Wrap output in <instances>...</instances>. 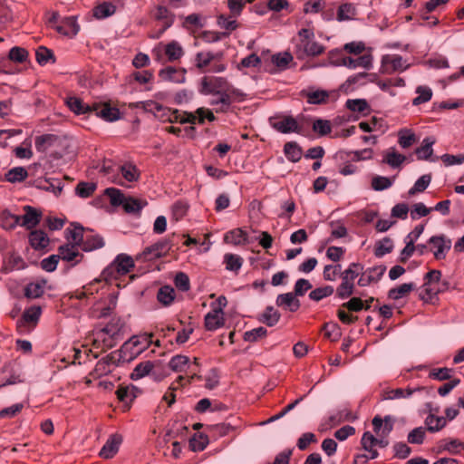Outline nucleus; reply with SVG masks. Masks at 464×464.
<instances>
[{
  "label": "nucleus",
  "instance_id": "f257e3e1",
  "mask_svg": "<svg viewBox=\"0 0 464 464\" xmlns=\"http://www.w3.org/2000/svg\"><path fill=\"white\" fill-rule=\"evenodd\" d=\"M294 54L298 60L316 57L324 53L325 47L316 41L314 32L312 29L302 28L297 36L293 39Z\"/></svg>",
  "mask_w": 464,
  "mask_h": 464
},
{
  "label": "nucleus",
  "instance_id": "f03ea898",
  "mask_svg": "<svg viewBox=\"0 0 464 464\" xmlns=\"http://www.w3.org/2000/svg\"><path fill=\"white\" fill-rule=\"evenodd\" d=\"M222 58V52L213 53L210 51H201L195 54L194 65L202 72H207V67L208 66H210V68L208 71L210 72H223L227 69V64L221 62Z\"/></svg>",
  "mask_w": 464,
  "mask_h": 464
},
{
  "label": "nucleus",
  "instance_id": "7ed1b4c3",
  "mask_svg": "<svg viewBox=\"0 0 464 464\" xmlns=\"http://www.w3.org/2000/svg\"><path fill=\"white\" fill-rule=\"evenodd\" d=\"M35 149L39 152H50V155L58 160L65 153L64 140L55 134H44L34 140Z\"/></svg>",
  "mask_w": 464,
  "mask_h": 464
},
{
  "label": "nucleus",
  "instance_id": "20e7f679",
  "mask_svg": "<svg viewBox=\"0 0 464 464\" xmlns=\"http://www.w3.org/2000/svg\"><path fill=\"white\" fill-rule=\"evenodd\" d=\"M329 60L334 65H343L349 69L363 68L369 70L372 66V56L371 54H362L357 58H353L343 55L337 49L329 52Z\"/></svg>",
  "mask_w": 464,
  "mask_h": 464
},
{
  "label": "nucleus",
  "instance_id": "39448f33",
  "mask_svg": "<svg viewBox=\"0 0 464 464\" xmlns=\"http://www.w3.org/2000/svg\"><path fill=\"white\" fill-rule=\"evenodd\" d=\"M363 266L360 263H351L347 269L341 273L342 283L336 289V295L341 299H345L353 294L354 279L362 271Z\"/></svg>",
  "mask_w": 464,
  "mask_h": 464
},
{
  "label": "nucleus",
  "instance_id": "423d86ee",
  "mask_svg": "<svg viewBox=\"0 0 464 464\" xmlns=\"http://www.w3.org/2000/svg\"><path fill=\"white\" fill-rule=\"evenodd\" d=\"M144 108L152 112L166 111L167 118H163V121H169L171 123L179 122L181 124L193 122L195 118L192 116V112L179 111V110H171L166 108L160 103L153 101H148L143 102Z\"/></svg>",
  "mask_w": 464,
  "mask_h": 464
},
{
  "label": "nucleus",
  "instance_id": "0eeeda50",
  "mask_svg": "<svg viewBox=\"0 0 464 464\" xmlns=\"http://www.w3.org/2000/svg\"><path fill=\"white\" fill-rule=\"evenodd\" d=\"M134 267L133 258L127 254H119L103 271L105 280L117 278L118 276L128 274Z\"/></svg>",
  "mask_w": 464,
  "mask_h": 464
},
{
  "label": "nucleus",
  "instance_id": "6e6552de",
  "mask_svg": "<svg viewBox=\"0 0 464 464\" xmlns=\"http://www.w3.org/2000/svg\"><path fill=\"white\" fill-rule=\"evenodd\" d=\"M235 89L224 77L203 76L198 86V92L203 95L216 94Z\"/></svg>",
  "mask_w": 464,
  "mask_h": 464
},
{
  "label": "nucleus",
  "instance_id": "1a4fd4ad",
  "mask_svg": "<svg viewBox=\"0 0 464 464\" xmlns=\"http://www.w3.org/2000/svg\"><path fill=\"white\" fill-rule=\"evenodd\" d=\"M152 337L151 334L132 336L122 346L121 351L125 355L124 358L130 360V358L141 353L152 343Z\"/></svg>",
  "mask_w": 464,
  "mask_h": 464
},
{
  "label": "nucleus",
  "instance_id": "9d476101",
  "mask_svg": "<svg viewBox=\"0 0 464 464\" xmlns=\"http://www.w3.org/2000/svg\"><path fill=\"white\" fill-rule=\"evenodd\" d=\"M153 53L157 56L156 60L161 63H173L184 55V50L179 42L173 40L166 44L160 45L153 51Z\"/></svg>",
  "mask_w": 464,
  "mask_h": 464
},
{
  "label": "nucleus",
  "instance_id": "9b49d317",
  "mask_svg": "<svg viewBox=\"0 0 464 464\" xmlns=\"http://www.w3.org/2000/svg\"><path fill=\"white\" fill-rule=\"evenodd\" d=\"M170 248V241L167 238L161 239L155 244L145 247L141 253L136 256V260L141 262L155 260L164 256Z\"/></svg>",
  "mask_w": 464,
  "mask_h": 464
},
{
  "label": "nucleus",
  "instance_id": "f8f14e48",
  "mask_svg": "<svg viewBox=\"0 0 464 464\" xmlns=\"http://www.w3.org/2000/svg\"><path fill=\"white\" fill-rule=\"evenodd\" d=\"M169 367L176 372H185L190 374V379L199 378L196 372L198 367V358H194L193 362L190 361L189 357L186 355H175L169 362Z\"/></svg>",
  "mask_w": 464,
  "mask_h": 464
},
{
  "label": "nucleus",
  "instance_id": "ddd939ff",
  "mask_svg": "<svg viewBox=\"0 0 464 464\" xmlns=\"http://www.w3.org/2000/svg\"><path fill=\"white\" fill-rule=\"evenodd\" d=\"M216 98L210 100L209 104L215 107L217 113L227 112L229 111L231 104L243 95L238 89H232L227 92H218L215 94Z\"/></svg>",
  "mask_w": 464,
  "mask_h": 464
},
{
  "label": "nucleus",
  "instance_id": "4468645a",
  "mask_svg": "<svg viewBox=\"0 0 464 464\" xmlns=\"http://www.w3.org/2000/svg\"><path fill=\"white\" fill-rule=\"evenodd\" d=\"M409 64L400 54H385L382 57L381 71L383 73H393L405 71Z\"/></svg>",
  "mask_w": 464,
  "mask_h": 464
},
{
  "label": "nucleus",
  "instance_id": "2eb2a0df",
  "mask_svg": "<svg viewBox=\"0 0 464 464\" xmlns=\"http://www.w3.org/2000/svg\"><path fill=\"white\" fill-rule=\"evenodd\" d=\"M428 243L430 245V251L433 252L437 260L444 259L451 248V240L445 235L432 236Z\"/></svg>",
  "mask_w": 464,
  "mask_h": 464
},
{
  "label": "nucleus",
  "instance_id": "dca6fc26",
  "mask_svg": "<svg viewBox=\"0 0 464 464\" xmlns=\"http://www.w3.org/2000/svg\"><path fill=\"white\" fill-rule=\"evenodd\" d=\"M272 127L280 133L302 134V127L293 116H283L271 121Z\"/></svg>",
  "mask_w": 464,
  "mask_h": 464
},
{
  "label": "nucleus",
  "instance_id": "f3484780",
  "mask_svg": "<svg viewBox=\"0 0 464 464\" xmlns=\"http://www.w3.org/2000/svg\"><path fill=\"white\" fill-rule=\"evenodd\" d=\"M23 210L24 214L19 216L20 227H25L28 230L36 227L41 222L43 217L42 211L30 205L24 206Z\"/></svg>",
  "mask_w": 464,
  "mask_h": 464
},
{
  "label": "nucleus",
  "instance_id": "a211bd4d",
  "mask_svg": "<svg viewBox=\"0 0 464 464\" xmlns=\"http://www.w3.org/2000/svg\"><path fill=\"white\" fill-rule=\"evenodd\" d=\"M53 29L60 34L73 37L78 34L80 26L74 16H68L62 19L59 24L53 26Z\"/></svg>",
  "mask_w": 464,
  "mask_h": 464
},
{
  "label": "nucleus",
  "instance_id": "6ab92c4d",
  "mask_svg": "<svg viewBox=\"0 0 464 464\" xmlns=\"http://www.w3.org/2000/svg\"><path fill=\"white\" fill-rule=\"evenodd\" d=\"M122 442L121 435L111 434L100 450L99 455L103 459H111L118 452Z\"/></svg>",
  "mask_w": 464,
  "mask_h": 464
},
{
  "label": "nucleus",
  "instance_id": "aec40b11",
  "mask_svg": "<svg viewBox=\"0 0 464 464\" xmlns=\"http://www.w3.org/2000/svg\"><path fill=\"white\" fill-rule=\"evenodd\" d=\"M80 246L72 244H64L58 247V256L60 259L66 262H73L78 264L82 258V255L79 251Z\"/></svg>",
  "mask_w": 464,
  "mask_h": 464
},
{
  "label": "nucleus",
  "instance_id": "412c9836",
  "mask_svg": "<svg viewBox=\"0 0 464 464\" xmlns=\"http://www.w3.org/2000/svg\"><path fill=\"white\" fill-rule=\"evenodd\" d=\"M92 112L106 121H114L121 118L120 110L118 108L111 107L107 103H93Z\"/></svg>",
  "mask_w": 464,
  "mask_h": 464
},
{
  "label": "nucleus",
  "instance_id": "4be33fe9",
  "mask_svg": "<svg viewBox=\"0 0 464 464\" xmlns=\"http://www.w3.org/2000/svg\"><path fill=\"white\" fill-rule=\"evenodd\" d=\"M205 327L208 331H216L225 323L222 308H214L205 315Z\"/></svg>",
  "mask_w": 464,
  "mask_h": 464
},
{
  "label": "nucleus",
  "instance_id": "5701e85b",
  "mask_svg": "<svg viewBox=\"0 0 464 464\" xmlns=\"http://www.w3.org/2000/svg\"><path fill=\"white\" fill-rule=\"evenodd\" d=\"M72 228L67 227L64 231V237L68 240L67 244L82 246L84 244L85 228L78 223L72 224Z\"/></svg>",
  "mask_w": 464,
  "mask_h": 464
},
{
  "label": "nucleus",
  "instance_id": "b1692460",
  "mask_svg": "<svg viewBox=\"0 0 464 464\" xmlns=\"http://www.w3.org/2000/svg\"><path fill=\"white\" fill-rule=\"evenodd\" d=\"M186 72L187 71L185 69L167 66L160 70L159 76L163 81L182 83L186 80Z\"/></svg>",
  "mask_w": 464,
  "mask_h": 464
},
{
  "label": "nucleus",
  "instance_id": "393cba45",
  "mask_svg": "<svg viewBox=\"0 0 464 464\" xmlns=\"http://www.w3.org/2000/svg\"><path fill=\"white\" fill-rule=\"evenodd\" d=\"M436 140L432 137H426L420 147L415 150V154L419 160H429V161H436L438 157H432L433 149L432 146L435 144Z\"/></svg>",
  "mask_w": 464,
  "mask_h": 464
},
{
  "label": "nucleus",
  "instance_id": "a878e982",
  "mask_svg": "<svg viewBox=\"0 0 464 464\" xmlns=\"http://www.w3.org/2000/svg\"><path fill=\"white\" fill-rule=\"evenodd\" d=\"M28 240L34 250H43L48 246L50 239L46 233L41 229H34L29 233Z\"/></svg>",
  "mask_w": 464,
  "mask_h": 464
},
{
  "label": "nucleus",
  "instance_id": "bb28decb",
  "mask_svg": "<svg viewBox=\"0 0 464 464\" xmlns=\"http://www.w3.org/2000/svg\"><path fill=\"white\" fill-rule=\"evenodd\" d=\"M104 246L102 237L93 233L92 229H86L84 233V244L82 249L85 252L99 249Z\"/></svg>",
  "mask_w": 464,
  "mask_h": 464
},
{
  "label": "nucleus",
  "instance_id": "cd10ccee",
  "mask_svg": "<svg viewBox=\"0 0 464 464\" xmlns=\"http://www.w3.org/2000/svg\"><path fill=\"white\" fill-rule=\"evenodd\" d=\"M276 303V305L285 307L290 312H295L300 307V301L295 297V293L292 292L278 295Z\"/></svg>",
  "mask_w": 464,
  "mask_h": 464
},
{
  "label": "nucleus",
  "instance_id": "c85d7f7f",
  "mask_svg": "<svg viewBox=\"0 0 464 464\" xmlns=\"http://www.w3.org/2000/svg\"><path fill=\"white\" fill-rule=\"evenodd\" d=\"M42 314V309L40 306L34 305L27 309H25L22 314L21 319L17 321L18 327L24 326L27 324H35Z\"/></svg>",
  "mask_w": 464,
  "mask_h": 464
},
{
  "label": "nucleus",
  "instance_id": "c756f323",
  "mask_svg": "<svg viewBox=\"0 0 464 464\" xmlns=\"http://www.w3.org/2000/svg\"><path fill=\"white\" fill-rule=\"evenodd\" d=\"M66 103H67V106L69 107V109L77 115L90 113V112H92V110H93V104L92 105L85 104L82 101V99H80L78 97L68 98Z\"/></svg>",
  "mask_w": 464,
  "mask_h": 464
},
{
  "label": "nucleus",
  "instance_id": "7c9ffc66",
  "mask_svg": "<svg viewBox=\"0 0 464 464\" xmlns=\"http://www.w3.org/2000/svg\"><path fill=\"white\" fill-rule=\"evenodd\" d=\"M284 154L291 162H298L303 155V150L295 141H288L284 145Z\"/></svg>",
  "mask_w": 464,
  "mask_h": 464
},
{
  "label": "nucleus",
  "instance_id": "2f4dec72",
  "mask_svg": "<svg viewBox=\"0 0 464 464\" xmlns=\"http://www.w3.org/2000/svg\"><path fill=\"white\" fill-rule=\"evenodd\" d=\"M20 226L19 215H14L9 210H4L0 214V227L5 230H13Z\"/></svg>",
  "mask_w": 464,
  "mask_h": 464
},
{
  "label": "nucleus",
  "instance_id": "473e14b6",
  "mask_svg": "<svg viewBox=\"0 0 464 464\" xmlns=\"http://www.w3.org/2000/svg\"><path fill=\"white\" fill-rule=\"evenodd\" d=\"M117 334L118 329L108 324L97 333V338L95 339V342H97L99 339H102L104 343V347L110 348L114 345L113 339Z\"/></svg>",
  "mask_w": 464,
  "mask_h": 464
},
{
  "label": "nucleus",
  "instance_id": "72a5a7b5",
  "mask_svg": "<svg viewBox=\"0 0 464 464\" xmlns=\"http://www.w3.org/2000/svg\"><path fill=\"white\" fill-rule=\"evenodd\" d=\"M116 12V6L112 3L110 2H102V4L97 5L92 9V14L97 19H105L113 15Z\"/></svg>",
  "mask_w": 464,
  "mask_h": 464
},
{
  "label": "nucleus",
  "instance_id": "f704fd0d",
  "mask_svg": "<svg viewBox=\"0 0 464 464\" xmlns=\"http://www.w3.org/2000/svg\"><path fill=\"white\" fill-rule=\"evenodd\" d=\"M415 288L414 283H404L388 291V297L392 300H399L410 295Z\"/></svg>",
  "mask_w": 464,
  "mask_h": 464
},
{
  "label": "nucleus",
  "instance_id": "c9c22d12",
  "mask_svg": "<svg viewBox=\"0 0 464 464\" xmlns=\"http://www.w3.org/2000/svg\"><path fill=\"white\" fill-rule=\"evenodd\" d=\"M356 7L351 3H343L339 5L336 19L339 22L349 21L356 16Z\"/></svg>",
  "mask_w": 464,
  "mask_h": 464
},
{
  "label": "nucleus",
  "instance_id": "e433bc0d",
  "mask_svg": "<svg viewBox=\"0 0 464 464\" xmlns=\"http://www.w3.org/2000/svg\"><path fill=\"white\" fill-rule=\"evenodd\" d=\"M420 389H418L419 391ZM417 389L411 388H397L384 391L383 399L384 400H398V399H406L410 398Z\"/></svg>",
  "mask_w": 464,
  "mask_h": 464
},
{
  "label": "nucleus",
  "instance_id": "4c0bfd02",
  "mask_svg": "<svg viewBox=\"0 0 464 464\" xmlns=\"http://www.w3.org/2000/svg\"><path fill=\"white\" fill-rule=\"evenodd\" d=\"M280 317V313L274 306H267L260 314L259 321L272 327L278 323Z\"/></svg>",
  "mask_w": 464,
  "mask_h": 464
},
{
  "label": "nucleus",
  "instance_id": "58836bf2",
  "mask_svg": "<svg viewBox=\"0 0 464 464\" xmlns=\"http://www.w3.org/2000/svg\"><path fill=\"white\" fill-rule=\"evenodd\" d=\"M45 281L32 282L24 287V295L29 299L42 296L44 293Z\"/></svg>",
  "mask_w": 464,
  "mask_h": 464
},
{
  "label": "nucleus",
  "instance_id": "ea45409f",
  "mask_svg": "<svg viewBox=\"0 0 464 464\" xmlns=\"http://www.w3.org/2000/svg\"><path fill=\"white\" fill-rule=\"evenodd\" d=\"M303 95L306 97L309 104H323L329 98V93L324 90H316L311 92L303 91Z\"/></svg>",
  "mask_w": 464,
  "mask_h": 464
},
{
  "label": "nucleus",
  "instance_id": "a19ab883",
  "mask_svg": "<svg viewBox=\"0 0 464 464\" xmlns=\"http://www.w3.org/2000/svg\"><path fill=\"white\" fill-rule=\"evenodd\" d=\"M185 381V376L179 375L169 387L168 392L163 396V401L168 403V406L170 407L176 401L175 391L184 386L183 382Z\"/></svg>",
  "mask_w": 464,
  "mask_h": 464
},
{
  "label": "nucleus",
  "instance_id": "79ce46f5",
  "mask_svg": "<svg viewBox=\"0 0 464 464\" xmlns=\"http://www.w3.org/2000/svg\"><path fill=\"white\" fill-rule=\"evenodd\" d=\"M226 241L231 243L235 246H238L241 244H246L248 241V236L246 231L241 228H237L229 231L225 236Z\"/></svg>",
  "mask_w": 464,
  "mask_h": 464
},
{
  "label": "nucleus",
  "instance_id": "37998d69",
  "mask_svg": "<svg viewBox=\"0 0 464 464\" xmlns=\"http://www.w3.org/2000/svg\"><path fill=\"white\" fill-rule=\"evenodd\" d=\"M417 140L415 133L410 129H402L398 132V143L402 149H408Z\"/></svg>",
  "mask_w": 464,
  "mask_h": 464
},
{
  "label": "nucleus",
  "instance_id": "c03bdc74",
  "mask_svg": "<svg viewBox=\"0 0 464 464\" xmlns=\"http://www.w3.org/2000/svg\"><path fill=\"white\" fill-rule=\"evenodd\" d=\"M156 17L158 20L162 21V29L160 33L166 31L174 23V15L165 6H159L157 8Z\"/></svg>",
  "mask_w": 464,
  "mask_h": 464
},
{
  "label": "nucleus",
  "instance_id": "a18cd8bd",
  "mask_svg": "<svg viewBox=\"0 0 464 464\" xmlns=\"http://www.w3.org/2000/svg\"><path fill=\"white\" fill-rule=\"evenodd\" d=\"M28 177V172L24 167H14L9 169L5 179L10 183L22 182Z\"/></svg>",
  "mask_w": 464,
  "mask_h": 464
},
{
  "label": "nucleus",
  "instance_id": "49530a36",
  "mask_svg": "<svg viewBox=\"0 0 464 464\" xmlns=\"http://www.w3.org/2000/svg\"><path fill=\"white\" fill-rule=\"evenodd\" d=\"M446 419L442 416H435L429 414L425 420L427 429L430 432H436L442 430L446 426Z\"/></svg>",
  "mask_w": 464,
  "mask_h": 464
},
{
  "label": "nucleus",
  "instance_id": "de8ad7c7",
  "mask_svg": "<svg viewBox=\"0 0 464 464\" xmlns=\"http://www.w3.org/2000/svg\"><path fill=\"white\" fill-rule=\"evenodd\" d=\"M97 185L93 182L81 181L75 187V194L82 198H88L93 195Z\"/></svg>",
  "mask_w": 464,
  "mask_h": 464
},
{
  "label": "nucleus",
  "instance_id": "09e8293b",
  "mask_svg": "<svg viewBox=\"0 0 464 464\" xmlns=\"http://www.w3.org/2000/svg\"><path fill=\"white\" fill-rule=\"evenodd\" d=\"M406 160V157L402 154L395 151L394 149H392L391 151L386 152L382 162L388 164L390 167L396 169L400 168L401 165Z\"/></svg>",
  "mask_w": 464,
  "mask_h": 464
},
{
  "label": "nucleus",
  "instance_id": "8fccbe9b",
  "mask_svg": "<svg viewBox=\"0 0 464 464\" xmlns=\"http://www.w3.org/2000/svg\"><path fill=\"white\" fill-rule=\"evenodd\" d=\"M36 61L40 65H45L48 63H54L55 57L52 50L45 46H39L35 52Z\"/></svg>",
  "mask_w": 464,
  "mask_h": 464
},
{
  "label": "nucleus",
  "instance_id": "3c124183",
  "mask_svg": "<svg viewBox=\"0 0 464 464\" xmlns=\"http://www.w3.org/2000/svg\"><path fill=\"white\" fill-rule=\"evenodd\" d=\"M176 293L173 287L169 285L161 286L159 289L157 298L164 305H169L175 299Z\"/></svg>",
  "mask_w": 464,
  "mask_h": 464
},
{
  "label": "nucleus",
  "instance_id": "603ef678",
  "mask_svg": "<svg viewBox=\"0 0 464 464\" xmlns=\"http://www.w3.org/2000/svg\"><path fill=\"white\" fill-rule=\"evenodd\" d=\"M243 258L236 254H226L224 256V264L226 269L233 272H238L243 265Z\"/></svg>",
  "mask_w": 464,
  "mask_h": 464
},
{
  "label": "nucleus",
  "instance_id": "864d4df0",
  "mask_svg": "<svg viewBox=\"0 0 464 464\" xmlns=\"http://www.w3.org/2000/svg\"><path fill=\"white\" fill-rule=\"evenodd\" d=\"M153 367L154 365L150 361H146L139 363L138 365H136V367L130 373L131 380L137 381L139 379L143 378L151 372Z\"/></svg>",
  "mask_w": 464,
  "mask_h": 464
},
{
  "label": "nucleus",
  "instance_id": "5fc2aeb1",
  "mask_svg": "<svg viewBox=\"0 0 464 464\" xmlns=\"http://www.w3.org/2000/svg\"><path fill=\"white\" fill-rule=\"evenodd\" d=\"M416 93L418 95L412 100V104L414 106L428 102L432 98V91L428 86H418L416 88Z\"/></svg>",
  "mask_w": 464,
  "mask_h": 464
},
{
  "label": "nucleus",
  "instance_id": "6e6d98bb",
  "mask_svg": "<svg viewBox=\"0 0 464 464\" xmlns=\"http://www.w3.org/2000/svg\"><path fill=\"white\" fill-rule=\"evenodd\" d=\"M393 242L390 237H384L378 241L375 245L374 255L377 257H382L386 254H389L393 249Z\"/></svg>",
  "mask_w": 464,
  "mask_h": 464
},
{
  "label": "nucleus",
  "instance_id": "4d7b16f0",
  "mask_svg": "<svg viewBox=\"0 0 464 464\" xmlns=\"http://www.w3.org/2000/svg\"><path fill=\"white\" fill-rule=\"evenodd\" d=\"M113 356L111 355L98 361L94 368L95 375L100 377L111 372V363H113Z\"/></svg>",
  "mask_w": 464,
  "mask_h": 464
},
{
  "label": "nucleus",
  "instance_id": "13d9d810",
  "mask_svg": "<svg viewBox=\"0 0 464 464\" xmlns=\"http://www.w3.org/2000/svg\"><path fill=\"white\" fill-rule=\"evenodd\" d=\"M208 444V436L204 434H195L190 440H189V449L192 451H202L206 449V447Z\"/></svg>",
  "mask_w": 464,
  "mask_h": 464
},
{
  "label": "nucleus",
  "instance_id": "bf43d9fd",
  "mask_svg": "<svg viewBox=\"0 0 464 464\" xmlns=\"http://www.w3.org/2000/svg\"><path fill=\"white\" fill-rule=\"evenodd\" d=\"M121 172L122 177L130 182L137 181L140 178V171L138 168L131 164L127 163L121 167Z\"/></svg>",
  "mask_w": 464,
  "mask_h": 464
},
{
  "label": "nucleus",
  "instance_id": "052dcab7",
  "mask_svg": "<svg viewBox=\"0 0 464 464\" xmlns=\"http://www.w3.org/2000/svg\"><path fill=\"white\" fill-rule=\"evenodd\" d=\"M430 181V174L422 175L415 181L413 187L410 188L409 195L412 196L416 193L423 192L429 187Z\"/></svg>",
  "mask_w": 464,
  "mask_h": 464
},
{
  "label": "nucleus",
  "instance_id": "680f3d73",
  "mask_svg": "<svg viewBox=\"0 0 464 464\" xmlns=\"http://www.w3.org/2000/svg\"><path fill=\"white\" fill-rule=\"evenodd\" d=\"M134 386H120L116 392L117 398L124 403H130L136 397Z\"/></svg>",
  "mask_w": 464,
  "mask_h": 464
},
{
  "label": "nucleus",
  "instance_id": "e2e57ef3",
  "mask_svg": "<svg viewBox=\"0 0 464 464\" xmlns=\"http://www.w3.org/2000/svg\"><path fill=\"white\" fill-rule=\"evenodd\" d=\"M266 334L267 330L263 326H259L250 331L245 332L243 339L245 342L255 343L257 342L259 339L266 337Z\"/></svg>",
  "mask_w": 464,
  "mask_h": 464
},
{
  "label": "nucleus",
  "instance_id": "0e129e2a",
  "mask_svg": "<svg viewBox=\"0 0 464 464\" xmlns=\"http://www.w3.org/2000/svg\"><path fill=\"white\" fill-rule=\"evenodd\" d=\"M346 108L353 112L364 113L369 110V105L364 99H349L346 101Z\"/></svg>",
  "mask_w": 464,
  "mask_h": 464
},
{
  "label": "nucleus",
  "instance_id": "69168bd1",
  "mask_svg": "<svg viewBox=\"0 0 464 464\" xmlns=\"http://www.w3.org/2000/svg\"><path fill=\"white\" fill-rule=\"evenodd\" d=\"M393 184V180L384 176H375L372 179V188L375 191H382L390 188Z\"/></svg>",
  "mask_w": 464,
  "mask_h": 464
},
{
  "label": "nucleus",
  "instance_id": "338daca9",
  "mask_svg": "<svg viewBox=\"0 0 464 464\" xmlns=\"http://www.w3.org/2000/svg\"><path fill=\"white\" fill-rule=\"evenodd\" d=\"M122 208L125 210V212L129 214H136L142 209L143 205L141 204L140 200L131 197H128L125 198L122 204Z\"/></svg>",
  "mask_w": 464,
  "mask_h": 464
},
{
  "label": "nucleus",
  "instance_id": "774afa93",
  "mask_svg": "<svg viewBox=\"0 0 464 464\" xmlns=\"http://www.w3.org/2000/svg\"><path fill=\"white\" fill-rule=\"evenodd\" d=\"M105 194L110 198V201L112 206H122L126 198L122 192L116 188H106Z\"/></svg>",
  "mask_w": 464,
  "mask_h": 464
}]
</instances>
